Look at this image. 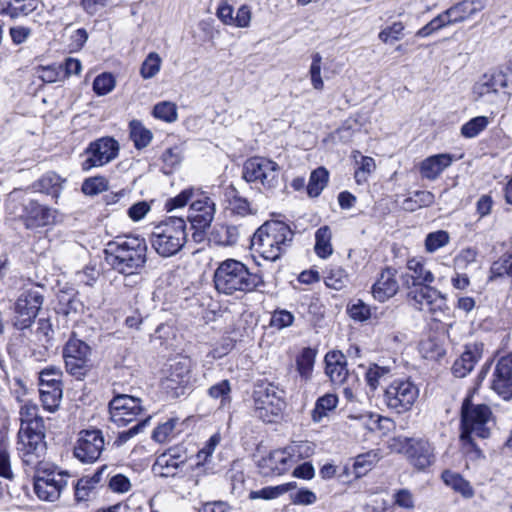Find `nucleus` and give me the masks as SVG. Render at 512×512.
<instances>
[{"label": "nucleus", "instance_id": "1", "mask_svg": "<svg viewBox=\"0 0 512 512\" xmlns=\"http://www.w3.org/2000/svg\"><path fill=\"white\" fill-rule=\"evenodd\" d=\"M495 424L496 419L490 406L474 403L471 396L463 400L459 440L463 451L471 460L484 458L475 439H488Z\"/></svg>", "mask_w": 512, "mask_h": 512}, {"label": "nucleus", "instance_id": "2", "mask_svg": "<svg viewBox=\"0 0 512 512\" xmlns=\"http://www.w3.org/2000/svg\"><path fill=\"white\" fill-rule=\"evenodd\" d=\"M147 245L144 238L135 235H119L106 244L107 260L125 276L138 275L144 267L147 257Z\"/></svg>", "mask_w": 512, "mask_h": 512}, {"label": "nucleus", "instance_id": "3", "mask_svg": "<svg viewBox=\"0 0 512 512\" xmlns=\"http://www.w3.org/2000/svg\"><path fill=\"white\" fill-rule=\"evenodd\" d=\"M213 280L216 290L226 295L252 292L264 285L261 275L251 273L244 263L235 259L221 262Z\"/></svg>", "mask_w": 512, "mask_h": 512}, {"label": "nucleus", "instance_id": "4", "mask_svg": "<svg viewBox=\"0 0 512 512\" xmlns=\"http://www.w3.org/2000/svg\"><path fill=\"white\" fill-rule=\"evenodd\" d=\"M294 232L286 223L278 220L265 222L254 233L252 247L264 259L276 261L291 246Z\"/></svg>", "mask_w": 512, "mask_h": 512}, {"label": "nucleus", "instance_id": "5", "mask_svg": "<svg viewBox=\"0 0 512 512\" xmlns=\"http://www.w3.org/2000/svg\"><path fill=\"white\" fill-rule=\"evenodd\" d=\"M186 222L181 217H169L153 228L150 243L161 257H172L182 250L187 242Z\"/></svg>", "mask_w": 512, "mask_h": 512}, {"label": "nucleus", "instance_id": "6", "mask_svg": "<svg viewBox=\"0 0 512 512\" xmlns=\"http://www.w3.org/2000/svg\"><path fill=\"white\" fill-rule=\"evenodd\" d=\"M473 95L476 101L491 104L503 102L512 95V69L483 74L473 86Z\"/></svg>", "mask_w": 512, "mask_h": 512}, {"label": "nucleus", "instance_id": "7", "mask_svg": "<svg viewBox=\"0 0 512 512\" xmlns=\"http://www.w3.org/2000/svg\"><path fill=\"white\" fill-rule=\"evenodd\" d=\"M484 7L482 0H462L433 18L416 32V36L425 38L442 28L464 22L482 11Z\"/></svg>", "mask_w": 512, "mask_h": 512}, {"label": "nucleus", "instance_id": "8", "mask_svg": "<svg viewBox=\"0 0 512 512\" xmlns=\"http://www.w3.org/2000/svg\"><path fill=\"white\" fill-rule=\"evenodd\" d=\"M70 475L49 464L40 467L33 475V490L41 501L56 502L69 483Z\"/></svg>", "mask_w": 512, "mask_h": 512}, {"label": "nucleus", "instance_id": "9", "mask_svg": "<svg viewBox=\"0 0 512 512\" xmlns=\"http://www.w3.org/2000/svg\"><path fill=\"white\" fill-rule=\"evenodd\" d=\"M405 282L410 304L419 311L431 314L434 320L440 321L449 309L446 296L430 284L410 286L409 279Z\"/></svg>", "mask_w": 512, "mask_h": 512}, {"label": "nucleus", "instance_id": "10", "mask_svg": "<svg viewBox=\"0 0 512 512\" xmlns=\"http://www.w3.org/2000/svg\"><path fill=\"white\" fill-rule=\"evenodd\" d=\"M314 453V446L308 441L293 442L283 449H277L263 459L264 466L273 474L282 475L298 462L309 458Z\"/></svg>", "mask_w": 512, "mask_h": 512}, {"label": "nucleus", "instance_id": "11", "mask_svg": "<svg viewBox=\"0 0 512 512\" xmlns=\"http://www.w3.org/2000/svg\"><path fill=\"white\" fill-rule=\"evenodd\" d=\"M399 452L418 472H426L436 462V447L425 437L399 438Z\"/></svg>", "mask_w": 512, "mask_h": 512}, {"label": "nucleus", "instance_id": "12", "mask_svg": "<svg viewBox=\"0 0 512 512\" xmlns=\"http://www.w3.org/2000/svg\"><path fill=\"white\" fill-rule=\"evenodd\" d=\"M253 400L255 416L266 423L275 422L286 406L283 391L271 383L259 385L254 390Z\"/></svg>", "mask_w": 512, "mask_h": 512}, {"label": "nucleus", "instance_id": "13", "mask_svg": "<svg viewBox=\"0 0 512 512\" xmlns=\"http://www.w3.org/2000/svg\"><path fill=\"white\" fill-rule=\"evenodd\" d=\"M243 178L247 182L260 183L267 190H273L280 183V167L271 159L252 157L244 163Z\"/></svg>", "mask_w": 512, "mask_h": 512}, {"label": "nucleus", "instance_id": "14", "mask_svg": "<svg viewBox=\"0 0 512 512\" xmlns=\"http://www.w3.org/2000/svg\"><path fill=\"white\" fill-rule=\"evenodd\" d=\"M419 396L418 387L409 379H394L384 391L386 406L398 414L409 411Z\"/></svg>", "mask_w": 512, "mask_h": 512}, {"label": "nucleus", "instance_id": "15", "mask_svg": "<svg viewBox=\"0 0 512 512\" xmlns=\"http://www.w3.org/2000/svg\"><path fill=\"white\" fill-rule=\"evenodd\" d=\"M191 360L188 357H177L170 361L166 376L162 380V388L171 398H178L186 393L191 385Z\"/></svg>", "mask_w": 512, "mask_h": 512}, {"label": "nucleus", "instance_id": "16", "mask_svg": "<svg viewBox=\"0 0 512 512\" xmlns=\"http://www.w3.org/2000/svg\"><path fill=\"white\" fill-rule=\"evenodd\" d=\"M91 348L84 341L71 337L64 346L63 357L69 374L82 379L92 368Z\"/></svg>", "mask_w": 512, "mask_h": 512}, {"label": "nucleus", "instance_id": "17", "mask_svg": "<svg viewBox=\"0 0 512 512\" xmlns=\"http://www.w3.org/2000/svg\"><path fill=\"white\" fill-rule=\"evenodd\" d=\"M19 451L25 466L37 471L40 467H45L50 463L45 462L46 443L44 441L45 431L43 432H18Z\"/></svg>", "mask_w": 512, "mask_h": 512}, {"label": "nucleus", "instance_id": "18", "mask_svg": "<svg viewBox=\"0 0 512 512\" xmlns=\"http://www.w3.org/2000/svg\"><path fill=\"white\" fill-rule=\"evenodd\" d=\"M42 304L43 295L38 289L23 291L15 302L13 325L19 330L29 328L34 322Z\"/></svg>", "mask_w": 512, "mask_h": 512}, {"label": "nucleus", "instance_id": "19", "mask_svg": "<svg viewBox=\"0 0 512 512\" xmlns=\"http://www.w3.org/2000/svg\"><path fill=\"white\" fill-rule=\"evenodd\" d=\"M110 420L119 427L126 426L136 421L144 413V409L139 398L118 394L109 402Z\"/></svg>", "mask_w": 512, "mask_h": 512}, {"label": "nucleus", "instance_id": "20", "mask_svg": "<svg viewBox=\"0 0 512 512\" xmlns=\"http://www.w3.org/2000/svg\"><path fill=\"white\" fill-rule=\"evenodd\" d=\"M105 447V440L101 430H82L78 434L73 448V455L84 464L96 462Z\"/></svg>", "mask_w": 512, "mask_h": 512}, {"label": "nucleus", "instance_id": "21", "mask_svg": "<svg viewBox=\"0 0 512 512\" xmlns=\"http://www.w3.org/2000/svg\"><path fill=\"white\" fill-rule=\"evenodd\" d=\"M118 143L113 138L104 137L90 143L85 150L86 159L82 162V169L89 171L94 167H100L116 158Z\"/></svg>", "mask_w": 512, "mask_h": 512}, {"label": "nucleus", "instance_id": "22", "mask_svg": "<svg viewBox=\"0 0 512 512\" xmlns=\"http://www.w3.org/2000/svg\"><path fill=\"white\" fill-rule=\"evenodd\" d=\"M490 387L504 400L512 399V354L498 359L494 367Z\"/></svg>", "mask_w": 512, "mask_h": 512}, {"label": "nucleus", "instance_id": "23", "mask_svg": "<svg viewBox=\"0 0 512 512\" xmlns=\"http://www.w3.org/2000/svg\"><path fill=\"white\" fill-rule=\"evenodd\" d=\"M189 208L188 220L193 229H208L216 212L215 202L203 193L199 194Z\"/></svg>", "mask_w": 512, "mask_h": 512}, {"label": "nucleus", "instance_id": "24", "mask_svg": "<svg viewBox=\"0 0 512 512\" xmlns=\"http://www.w3.org/2000/svg\"><path fill=\"white\" fill-rule=\"evenodd\" d=\"M397 274V269L390 266L385 267L380 271L371 287L372 297L376 301L384 303L398 293L400 285L397 279Z\"/></svg>", "mask_w": 512, "mask_h": 512}, {"label": "nucleus", "instance_id": "25", "mask_svg": "<svg viewBox=\"0 0 512 512\" xmlns=\"http://www.w3.org/2000/svg\"><path fill=\"white\" fill-rule=\"evenodd\" d=\"M186 461L187 454L183 447H171L157 457L153 471L161 477H174Z\"/></svg>", "mask_w": 512, "mask_h": 512}, {"label": "nucleus", "instance_id": "26", "mask_svg": "<svg viewBox=\"0 0 512 512\" xmlns=\"http://www.w3.org/2000/svg\"><path fill=\"white\" fill-rule=\"evenodd\" d=\"M56 214V210L41 205L37 201L29 200L24 204L21 217L27 229H35L53 224Z\"/></svg>", "mask_w": 512, "mask_h": 512}, {"label": "nucleus", "instance_id": "27", "mask_svg": "<svg viewBox=\"0 0 512 512\" xmlns=\"http://www.w3.org/2000/svg\"><path fill=\"white\" fill-rule=\"evenodd\" d=\"M482 352L483 344L481 343H472L466 345L464 352L452 366V372L454 376L458 378L467 376L473 370L475 364L480 360Z\"/></svg>", "mask_w": 512, "mask_h": 512}, {"label": "nucleus", "instance_id": "28", "mask_svg": "<svg viewBox=\"0 0 512 512\" xmlns=\"http://www.w3.org/2000/svg\"><path fill=\"white\" fill-rule=\"evenodd\" d=\"M453 162V156L448 153L436 154L427 157L420 163V174L428 180L437 179L440 174Z\"/></svg>", "mask_w": 512, "mask_h": 512}, {"label": "nucleus", "instance_id": "29", "mask_svg": "<svg viewBox=\"0 0 512 512\" xmlns=\"http://www.w3.org/2000/svg\"><path fill=\"white\" fill-rule=\"evenodd\" d=\"M20 415V430L19 432H43L45 431L44 421L38 414V406L31 401L25 402L19 411Z\"/></svg>", "mask_w": 512, "mask_h": 512}, {"label": "nucleus", "instance_id": "30", "mask_svg": "<svg viewBox=\"0 0 512 512\" xmlns=\"http://www.w3.org/2000/svg\"><path fill=\"white\" fill-rule=\"evenodd\" d=\"M325 372L337 385L343 384L348 376L345 356L340 351L328 352L325 356Z\"/></svg>", "mask_w": 512, "mask_h": 512}, {"label": "nucleus", "instance_id": "31", "mask_svg": "<svg viewBox=\"0 0 512 512\" xmlns=\"http://www.w3.org/2000/svg\"><path fill=\"white\" fill-rule=\"evenodd\" d=\"M407 269L410 272L407 276L412 280L410 286L431 284L435 280L422 257L410 258L407 261Z\"/></svg>", "mask_w": 512, "mask_h": 512}, {"label": "nucleus", "instance_id": "32", "mask_svg": "<svg viewBox=\"0 0 512 512\" xmlns=\"http://www.w3.org/2000/svg\"><path fill=\"white\" fill-rule=\"evenodd\" d=\"M108 468V465H102L92 476H85L77 481L74 487L76 501H87L89 499L96 485L102 480V475Z\"/></svg>", "mask_w": 512, "mask_h": 512}, {"label": "nucleus", "instance_id": "33", "mask_svg": "<svg viewBox=\"0 0 512 512\" xmlns=\"http://www.w3.org/2000/svg\"><path fill=\"white\" fill-rule=\"evenodd\" d=\"M63 183L64 179L58 174L55 172H47L34 184V188L41 193H45L57 199L61 194Z\"/></svg>", "mask_w": 512, "mask_h": 512}, {"label": "nucleus", "instance_id": "34", "mask_svg": "<svg viewBox=\"0 0 512 512\" xmlns=\"http://www.w3.org/2000/svg\"><path fill=\"white\" fill-rule=\"evenodd\" d=\"M441 478L447 486L451 487L455 492L460 493L463 497L472 498L474 496L473 487L459 473L445 470Z\"/></svg>", "mask_w": 512, "mask_h": 512}, {"label": "nucleus", "instance_id": "35", "mask_svg": "<svg viewBox=\"0 0 512 512\" xmlns=\"http://www.w3.org/2000/svg\"><path fill=\"white\" fill-rule=\"evenodd\" d=\"M379 450H370L355 457L353 463V474L356 478L366 475L380 461Z\"/></svg>", "mask_w": 512, "mask_h": 512}, {"label": "nucleus", "instance_id": "36", "mask_svg": "<svg viewBox=\"0 0 512 512\" xmlns=\"http://www.w3.org/2000/svg\"><path fill=\"white\" fill-rule=\"evenodd\" d=\"M238 238V228L233 225H219L211 234L212 241L221 246H232L236 244Z\"/></svg>", "mask_w": 512, "mask_h": 512}, {"label": "nucleus", "instance_id": "37", "mask_svg": "<svg viewBox=\"0 0 512 512\" xmlns=\"http://www.w3.org/2000/svg\"><path fill=\"white\" fill-rule=\"evenodd\" d=\"M338 404V397L335 394H325L322 397L318 398L315 407L312 410V420L316 423L322 421L324 417L328 415V413L334 410Z\"/></svg>", "mask_w": 512, "mask_h": 512}, {"label": "nucleus", "instance_id": "38", "mask_svg": "<svg viewBox=\"0 0 512 512\" xmlns=\"http://www.w3.org/2000/svg\"><path fill=\"white\" fill-rule=\"evenodd\" d=\"M332 233L328 226L320 227L315 233V253L321 258L329 257L332 252Z\"/></svg>", "mask_w": 512, "mask_h": 512}, {"label": "nucleus", "instance_id": "39", "mask_svg": "<svg viewBox=\"0 0 512 512\" xmlns=\"http://www.w3.org/2000/svg\"><path fill=\"white\" fill-rule=\"evenodd\" d=\"M129 129L130 138L137 149H143L150 144L153 135L140 121L132 120L129 123Z\"/></svg>", "mask_w": 512, "mask_h": 512}, {"label": "nucleus", "instance_id": "40", "mask_svg": "<svg viewBox=\"0 0 512 512\" xmlns=\"http://www.w3.org/2000/svg\"><path fill=\"white\" fill-rule=\"evenodd\" d=\"M225 197L228 199L229 207L234 214L246 216L252 213L248 200L239 196L233 186L226 188Z\"/></svg>", "mask_w": 512, "mask_h": 512}, {"label": "nucleus", "instance_id": "41", "mask_svg": "<svg viewBox=\"0 0 512 512\" xmlns=\"http://www.w3.org/2000/svg\"><path fill=\"white\" fill-rule=\"evenodd\" d=\"M38 0H9L7 7L2 10L11 17L27 16L36 10Z\"/></svg>", "mask_w": 512, "mask_h": 512}, {"label": "nucleus", "instance_id": "42", "mask_svg": "<svg viewBox=\"0 0 512 512\" xmlns=\"http://www.w3.org/2000/svg\"><path fill=\"white\" fill-rule=\"evenodd\" d=\"M328 178L329 173L324 167H319L314 170L310 175L309 183L307 185L308 195L311 197L319 196L327 185Z\"/></svg>", "mask_w": 512, "mask_h": 512}, {"label": "nucleus", "instance_id": "43", "mask_svg": "<svg viewBox=\"0 0 512 512\" xmlns=\"http://www.w3.org/2000/svg\"><path fill=\"white\" fill-rule=\"evenodd\" d=\"M450 242L449 233L445 230H438L427 234L425 238V250L428 253H434L440 248L445 247Z\"/></svg>", "mask_w": 512, "mask_h": 512}, {"label": "nucleus", "instance_id": "44", "mask_svg": "<svg viewBox=\"0 0 512 512\" xmlns=\"http://www.w3.org/2000/svg\"><path fill=\"white\" fill-rule=\"evenodd\" d=\"M489 124L486 116H477L466 122L461 127V134L465 138H474L478 136Z\"/></svg>", "mask_w": 512, "mask_h": 512}, {"label": "nucleus", "instance_id": "45", "mask_svg": "<svg viewBox=\"0 0 512 512\" xmlns=\"http://www.w3.org/2000/svg\"><path fill=\"white\" fill-rule=\"evenodd\" d=\"M108 488L117 494L128 493L132 489V483L130 479L122 473H113V471L107 474Z\"/></svg>", "mask_w": 512, "mask_h": 512}, {"label": "nucleus", "instance_id": "46", "mask_svg": "<svg viewBox=\"0 0 512 512\" xmlns=\"http://www.w3.org/2000/svg\"><path fill=\"white\" fill-rule=\"evenodd\" d=\"M183 159V148L175 145L167 148L162 154V161L164 163L165 173H171L177 166L180 165Z\"/></svg>", "mask_w": 512, "mask_h": 512}, {"label": "nucleus", "instance_id": "47", "mask_svg": "<svg viewBox=\"0 0 512 512\" xmlns=\"http://www.w3.org/2000/svg\"><path fill=\"white\" fill-rule=\"evenodd\" d=\"M162 59L156 52L147 55L140 68V75L144 79H151L158 74Z\"/></svg>", "mask_w": 512, "mask_h": 512}, {"label": "nucleus", "instance_id": "48", "mask_svg": "<svg viewBox=\"0 0 512 512\" xmlns=\"http://www.w3.org/2000/svg\"><path fill=\"white\" fill-rule=\"evenodd\" d=\"M152 114L155 118L167 123L175 122L178 117L176 105L169 101L157 103L153 108Z\"/></svg>", "mask_w": 512, "mask_h": 512}, {"label": "nucleus", "instance_id": "49", "mask_svg": "<svg viewBox=\"0 0 512 512\" xmlns=\"http://www.w3.org/2000/svg\"><path fill=\"white\" fill-rule=\"evenodd\" d=\"M347 313L354 321L364 322L371 317V308L361 299H357L347 305Z\"/></svg>", "mask_w": 512, "mask_h": 512}, {"label": "nucleus", "instance_id": "50", "mask_svg": "<svg viewBox=\"0 0 512 512\" xmlns=\"http://www.w3.org/2000/svg\"><path fill=\"white\" fill-rule=\"evenodd\" d=\"M315 361V353L311 348L303 349L300 356L297 358V370L302 378L308 379L311 375Z\"/></svg>", "mask_w": 512, "mask_h": 512}, {"label": "nucleus", "instance_id": "51", "mask_svg": "<svg viewBox=\"0 0 512 512\" xmlns=\"http://www.w3.org/2000/svg\"><path fill=\"white\" fill-rule=\"evenodd\" d=\"M35 76L44 83H55L63 78L62 65L38 66L35 68Z\"/></svg>", "mask_w": 512, "mask_h": 512}, {"label": "nucleus", "instance_id": "52", "mask_svg": "<svg viewBox=\"0 0 512 512\" xmlns=\"http://www.w3.org/2000/svg\"><path fill=\"white\" fill-rule=\"evenodd\" d=\"M405 25L401 21H395L379 32V39L384 43H393L403 38Z\"/></svg>", "mask_w": 512, "mask_h": 512}, {"label": "nucleus", "instance_id": "53", "mask_svg": "<svg viewBox=\"0 0 512 512\" xmlns=\"http://www.w3.org/2000/svg\"><path fill=\"white\" fill-rule=\"evenodd\" d=\"M62 398V389L54 388L52 390H41L40 399L43 408L49 412H55Z\"/></svg>", "mask_w": 512, "mask_h": 512}, {"label": "nucleus", "instance_id": "54", "mask_svg": "<svg viewBox=\"0 0 512 512\" xmlns=\"http://www.w3.org/2000/svg\"><path fill=\"white\" fill-rule=\"evenodd\" d=\"M295 317L292 312L286 309H276L270 318V326L278 330L290 327L294 323Z\"/></svg>", "mask_w": 512, "mask_h": 512}, {"label": "nucleus", "instance_id": "55", "mask_svg": "<svg viewBox=\"0 0 512 512\" xmlns=\"http://www.w3.org/2000/svg\"><path fill=\"white\" fill-rule=\"evenodd\" d=\"M108 189V181L105 177L96 176L86 179L82 184V192L86 195H97Z\"/></svg>", "mask_w": 512, "mask_h": 512}, {"label": "nucleus", "instance_id": "56", "mask_svg": "<svg viewBox=\"0 0 512 512\" xmlns=\"http://www.w3.org/2000/svg\"><path fill=\"white\" fill-rule=\"evenodd\" d=\"M231 386L228 380H222L208 389V394L214 399L221 400V406L230 403Z\"/></svg>", "mask_w": 512, "mask_h": 512}, {"label": "nucleus", "instance_id": "57", "mask_svg": "<svg viewBox=\"0 0 512 512\" xmlns=\"http://www.w3.org/2000/svg\"><path fill=\"white\" fill-rule=\"evenodd\" d=\"M321 64L322 57L319 53H315L312 56V63L309 69V76L311 84L315 90L322 91L324 88V82L321 77Z\"/></svg>", "mask_w": 512, "mask_h": 512}, {"label": "nucleus", "instance_id": "58", "mask_svg": "<svg viewBox=\"0 0 512 512\" xmlns=\"http://www.w3.org/2000/svg\"><path fill=\"white\" fill-rule=\"evenodd\" d=\"M114 87L115 79L110 73H102L98 75L93 81V90L99 96L110 93Z\"/></svg>", "mask_w": 512, "mask_h": 512}, {"label": "nucleus", "instance_id": "59", "mask_svg": "<svg viewBox=\"0 0 512 512\" xmlns=\"http://www.w3.org/2000/svg\"><path fill=\"white\" fill-rule=\"evenodd\" d=\"M347 282V274L344 269L340 267H336L331 269L326 277L325 284L332 289L340 290L342 289Z\"/></svg>", "mask_w": 512, "mask_h": 512}, {"label": "nucleus", "instance_id": "60", "mask_svg": "<svg viewBox=\"0 0 512 512\" xmlns=\"http://www.w3.org/2000/svg\"><path fill=\"white\" fill-rule=\"evenodd\" d=\"M149 419H150V416L146 417L143 420H140L139 422H137V424H135L128 430L120 432L114 441V445L120 447V446L124 445L125 443H127L130 439L135 437L137 434L142 432L144 427L147 425Z\"/></svg>", "mask_w": 512, "mask_h": 512}, {"label": "nucleus", "instance_id": "61", "mask_svg": "<svg viewBox=\"0 0 512 512\" xmlns=\"http://www.w3.org/2000/svg\"><path fill=\"white\" fill-rule=\"evenodd\" d=\"M390 373V368L385 366H379L377 364H373L369 367L366 372V381L368 385L375 390L380 384L381 378L385 377Z\"/></svg>", "mask_w": 512, "mask_h": 512}, {"label": "nucleus", "instance_id": "62", "mask_svg": "<svg viewBox=\"0 0 512 512\" xmlns=\"http://www.w3.org/2000/svg\"><path fill=\"white\" fill-rule=\"evenodd\" d=\"M491 278L508 275L512 277V255L502 257L495 261L490 269Z\"/></svg>", "mask_w": 512, "mask_h": 512}, {"label": "nucleus", "instance_id": "63", "mask_svg": "<svg viewBox=\"0 0 512 512\" xmlns=\"http://www.w3.org/2000/svg\"><path fill=\"white\" fill-rule=\"evenodd\" d=\"M194 195L195 190L193 188L184 189L177 196L168 199L165 204V208L169 212L177 208H182L194 197Z\"/></svg>", "mask_w": 512, "mask_h": 512}, {"label": "nucleus", "instance_id": "64", "mask_svg": "<svg viewBox=\"0 0 512 512\" xmlns=\"http://www.w3.org/2000/svg\"><path fill=\"white\" fill-rule=\"evenodd\" d=\"M176 422L177 421L175 419H169L168 421L158 425L153 431L152 438L158 443L166 442L173 433Z\"/></svg>", "mask_w": 512, "mask_h": 512}]
</instances>
